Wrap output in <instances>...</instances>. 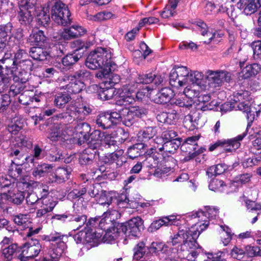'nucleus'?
Wrapping results in <instances>:
<instances>
[{
    "label": "nucleus",
    "instance_id": "1",
    "mask_svg": "<svg viewBox=\"0 0 261 261\" xmlns=\"http://www.w3.org/2000/svg\"><path fill=\"white\" fill-rule=\"evenodd\" d=\"M203 77V74L199 71L189 72L187 67L181 66L171 70L169 76V83L171 86L177 88L188 84L199 86L201 84Z\"/></svg>",
    "mask_w": 261,
    "mask_h": 261
},
{
    "label": "nucleus",
    "instance_id": "2",
    "mask_svg": "<svg viewBox=\"0 0 261 261\" xmlns=\"http://www.w3.org/2000/svg\"><path fill=\"white\" fill-rule=\"evenodd\" d=\"M15 146L18 148H11L9 156L13 158L12 164L23 165L27 163H33V158L26 154L23 150L22 147L30 148L32 147V142L25 136L20 135L15 138Z\"/></svg>",
    "mask_w": 261,
    "mask_h": 261
},
{
    "label": "nucleus",
    "instance_id": "3",
    "mask_svg": "<svg viewBox=\"0 0 261 261\" xmlns=\"http://www.w3.org/2000/svg\"><path fill=\"white\" fill-rule=\"evenodd\" d=\"M205 211H198L193 213L190 216L194 219L195 224L192 227L206 228L215 227V222L218 217L219 209L214 206H206Z\"/></svg>",
    "mask_w": 261,
    "mask_h": 261
},
{
    "label": "nucleus",
    "instance_id": "4",
    "mask_svg": "<svg viewBox=\"0 0 261 261\" xmlns=\"http://www.w3.org/2000/svg\"><path fill=\"white\" fill-rule=\"evenodd\" d=\"M112 52L110 49L99 47L90 52L86 62V66L89 69L95 70L105 65L112 64Z\"/></svg>",
    "mask_w": 261,
    "mask_h": 261
},
{
    "label": "nucleus",
    "instance_id": "5",
    "mask_svg": "<svg viewBox=\"0 0 261 261\" xmlns=\"http://www.w3.org/2000/svg\"><path fill=\"white\" fill-rule=\"evenodd\" d=\"M112 52L110 49L99 47L90 52L86 62V66L89 69L95 70L105 65L112 64Z\"/></svg>",
    "mask_w": 261,
    "mask_h": 261
},
{
    "label": "nucleus",
    "instance_id": "6",
    "mask_svg": "<svg viewBox=\"0 0 261 261\" xmlns=\"http://www.w3.org/2000/svg\"><path fill=\"white\" fill-rule=\"evenodd\" d=\"M200 232L197 229L192 231L191 229H179L178 232L171 237V243L173 246L180 243L181 250L184 251L185 248L188 249L196 248L198 245L196 240L198 238Z\"/></svg>",
    "mask_w": 261,
    "mask_h": 261
},
{
    "label": "nucleus",
    "instance_id": "7",
    "mask_svg": "<svg viewBox=\"0 0 261 261\" xmlns=\"http://www.w3.org/2000/svg\"><path fill=\"white\" fill-rule=\"evenodd\" d=\"M95 138V142L93 145L90 144L89 146L81 153L79 156V162L82 165L91 164L96 156L100 158L101 149L99 147L98 142L100 138V132L98 130H95L91 134V138L92 140Z\"/></svg>",
    "mask_w": 261,
    "mask_h": 261
},
{
    "label": "nucleus",
    "instance_id": "8",
    "mask_svg": "<svg viewBox=\"0 0 261 261\" xmlns=\"http://www.w3.org/2000/svg\"><path fill=\"white\" fill-rule=\"evenodd\" d=\"M206 77L208 87L212 91L218 89L224 82L229 83L232 80L231 73L225 70H208Z\"/></svg>",
    "mask_w": 261,
    "mask_h": 261
},
{
    "label": "nucleus",
    "instance_id": "9",
    "mask_svg": "<svg viewBox=\"0 0 261 261\" xmlns=\"http://www.w3.org/2000/svg\"><path fill=\"white\" fill-rule=\"evenodd\" d=\"M70 11L62 2H56L51 9V17L58 24L67 25L70 22Z\"/></svg>",
    "mask_w": 261,
    "mask_h": 261
},
{
    "label": "nucleus",
    "instance_id": "10",
    "mask_svg": "<svg viewBox=\"0 0 261 261\" xmlns=\"http://www.w3.org/2000/svg\"><path fill=\"white\" fill-rule=\"evenodd\" d=\"M36 2L37 0H26L24 2H21L18 16L21 24H30L32 21Z\"/></svg>",
    "mask_w": 261,
    "mask_h": 261
},
{
    "label": "nucleus",
    "instance_id": "11",
    "mask_svg": "<svg viewBox=\"0 0 261 261\" xmlns=\"http://www.w3.org/2000/svg\"><path fill=\"white\" fill-rule=\"evenodd\" d=\"M246 132L233 138L218 140L214 144L210 145L208 150L212 151L218 147L221 146L227 152L234 151L240 146V142L246 136Z\"/></svg>",
    "mask_w": 261,
    "mask_h": 261
},
{
    "label": "nucleus",
    "instance_id": "12",
    "mask_svg": "<svg viewBox=\"0 0 261 261\" xmlns=\"http://www.w3.org/2000/svg\"><path fill=\"white\" fill-rule=\"evenodd\" d=\"M41 248V245L36 239L25 243L20 248L21 253L19 254V259L21 261H27L38 255Z\"/></svg>",
    "mask_w": 261,
    "mask_h": 261
},
{
    "label": "nucleus",
    "instance_id": "13",
    "mask_svg": "<svg viewBox=\"0 0 261 261\" xmlns=\"http://www.w3.org/2000/svg\"><path fill=\"white\" fill-rule=\"evenodd\" d=\"M67 110L73 120L82 121L91 114L92 109L89 105L75 102L74 105H70Z\"/></svg>",
    "mask_w": 261,
    "mask_h": 261
},
{
    "label": "nucleus",
    "instance_id": "14",
    "mask_svg": "<svg viewBox=\"0 0 261 261\" xmlns=\"http://www.w3.org/2000/svg\"><path fill=\"white\" fill-rule=\"evenodd\" d=\"M137 89V84L134 83L123 86L121 88L122 91L120 94L119 99L117 101V103L126 106L136 101L133 93Z\"/></svg>",
    "mask_w": 261,
    "mask_h": 261
},
{
    "label": "nucleus",
    "instance_id": "15",
    "mask_svg": "<svg viewBox=\"0 0 261 261\" xmlns=\"http://www.w3.org/2000/svg\"><path fill=\"white\" fill-rule=\"evenodd\" d=\"M102 237L100 232L96 233V229H83L74 236V239L77 243L96 244L98 239Z\"/></svg>",
    "mask_w": 261,
    "mask_h": 261
},
{
    "label": "nucleus",
    "instance_id": "16",
    "mask_svg": "<svg viewBox=\"0 0 261 261\" xmlns=\"http://www.w3.org/2000/svg\"><path fill=\"white\" fill-rule=\"evenodd\" d=\"M244 61L240 62V67L241 70L238 73V78L240 80H247L255 77L261 71V66L256 63L248 64L243 67Z\"/></svg>",
    "mask_w": 261,
    "mask_h": 261
},
{
    "label": "nucleus",
    "instance_id": "17",
    "mask_svg": "<svg viewBox=\"0 0 261 261\" xmlns=\"http://www.w3.org/2000/svg\"><path fill=\"white\" fill-rule=\"evenodd\" d=\"M65 85L62 87L72 94H77L81 92L85 88V84L81 80H77L74 77L65 76L63 79Z\"/></svg>",
    "mask_w": 261,
    "mask_h": 261
},
{
    "label": "nucleus",
    "instance_id": "18",
    "mask_svg": "<svg viewBox=\"0 0 261 261\" xmlns=\"http://www.w3.org/2000/svg\"><path fill=\"white\" fill-rule=\"evenodd\" d=\"M197 29L199 31L203 39L202 41L205 44H209L212 41L217 42L218 40L216 39L217 37H220V35L216 32H213L210 31L206 23L202 21H198L196 23Z\"/></svg>",
    "mask_w": 261,
    "mask_h": 261
},
{
    "label": "nucleus",
    "instance_id": "19",
    "mask_svg": "<svg viewBox=\"0 0 261 261\" xmlns=\"http://www.w3.org/2000/svg\"><path fill=\"white\" fill-rule=\"evenodd\" d=\"M34 15L36 18V21L39 25L44 27L48 25L50 21L48 7H42L36 2L35 5Z\"/></svg>",
    "mask_w": 261,
    "mask_h": 261
},
{
    "label": "nucleus",
    "instance_id": "20",
    "mask_svg": "<svg viewBox=\"0 0 261 261\" xmlns=\"http://www.w3.org/2000/svg\"><path fill=\"white\" fill-rule=\"evenodd\" d=\"M162 143V139L156 137V145H154V147H158V151H164L167 155H168V153H174L181 145V141L179 140H177V142L166 141L163 144H161Z\"/></svg>",
    "mask_w": 261,
    "mask_h": 261
},
{
    "label": "nucleus",
    "instance_id": "21",
    "mask_svg": "<svg viewBox=\"0 0 261 261\" xmlns=\"http://www.w3.org/2000/svg\"><path fill=\"white\" fill-rule=\"evenodd\" d=\"M181 222L177 219L174 215L163 217L162 218L154 221L150 225V228H160V227H170L172 226H178L180 225Z\"/></svg>",
    "mask_w": 261,
    "mask_h": 261
},
{
    "label": "nucleus",
    "instance_id": "22",
    "mask_svg": "<svg viewBox=\"0 0 261 261\" xmlns=\"http://www.w3.org/2000/svg\"><path fill=\"white\" fill-rule=\"evenodd\" d=\"M238 7L246 15H251L261 7V0H240Z\"/></svg>",
    "mask_w": 261,
    "mask_h": 261
},
{
    "label": "nucleus",
    "instance_id": "23",
    "mask_svg": "<svg viewBox=\"0 0 261 261\" xmlns=\"http://www.w3.org/2000/svg\"><path fill=\"white\" fill-rule=\"evenodd\" d=\"M43 192L44 193L41 197V203H42L43 206L41 209L38 210L37 212L38 217H41L46 213L52 211L56 205V202L53 200L52 198H44V196L48 194L47 191L43 189Z\"/></svg>",
    "mask_w": 261,
    "mask_h": 261
},
{
    "label": "nucleus",
    "instance_id": "24",
    "mask_svg": "<svg viewBox=\"0 0 261 261\" xmlns=\"http://www.w3.org/2000/svg\"><path fill=\"white\" fill-rule=\"evenodd\" d=\"M173 91L169 88L165 87L152 97V100L156 103L163 105L169 102L173 96Z\"/></svg>",
    "mask_w": 261,
    "mask_h": 261
},
{
    "label": "nucleus",
    "instance_id": "25",
    "mask_svg": "<svg viewBox=\"0 0 261 261\" xmlns=\"http://www.w3.org/2000/svg\"><path fill=\"white\" fill-rule=\"evenodd\" d=\"M10 73L12 75L14 81L21 84L25 83L30 76L29 72L26 71L24 68H13Z\"/></svg>",
    "mask_w": 261,
    "mask_h": 261
},
{
    "label": "nucleus",
    "instance_id": "26",
    "mask_svg": "<svg viewBox=\"0 0 261 261\" xmlns=\"http://www.w3.org/2000/svg\"><path fill=\"white\" fill-rule=\"evenodd\" d=\"M112 212L110 210H108L103 215L105 217L103 218H101L100 217H98L97 218H91L89 219L88 221L86 223V227L85 228L87 227L88 228H91L92 227H98V228H102L105 226L106 222V217L108 215H111Z\"/></svg>",
    "mask_w": 261,
    "mask_h": 261
},
{
    "label": "nucleus",
    "instance_id": "27",
    "mask_svg": "<svg viewBox=\"0 0 261 261\" xmlns=\"http://www.w3.org/2000/svg\"><path fill=\"white\" fill-rule=\"evenodd\" d=\"M156 133V128L152 127H146L142 130H140L138 134V140L141 142H145L149 141V144L151 143V140L153 139V137Z\"/></svg>",
    "mask_w": 261,
    "mask_h": 261
},
{
    "label": "nucleus",
    "instance_id": "28",
    "mask_svg": "<svg viewBox=\"0 0 261 261\" xmlns=\"http://www.w3.org/2000/svg\"><path fill=\"white\" fill-rule=\"evenodd\" d=\"M30 55L34 60L42 61L47 60L50 57L46 49L40 47H32L30 51Z\"/></svg>",
    "mask_w": 261,
    "mask_h": 261
},
{
    "label": "nucleus",
    "instance_id": "29",
    "mask_svg": "<svg viewBox=\"0 0 261 261\" xmlns=\"http://www.w3.org/2000/svg\"><path fill=\"white\" fill-rule=\"evenodd\" d=\"M69 173L70 172L67 168H59L54 174L50 175L51 177H50V179L52 182L62 183L68 179Z\"/></svg>",
    "mask_w": 261,
    "mask_h": 261
},
{
    "label": "nucleus",
    "instance_id": "30",
    "mask_svg": "<svg viewBox=\"0 0 261 261\" xmlns=\"http://www.w3.org/2000/svg\"><path fill=\"white\" fill-rule=\"evenodd\" d=\"M46 40V37L42 31L33 30L28 38V41L32 45H41Z\"/></svg>",
    "mask_w": 261,
    "mask_h": 261
},
{
    "label": "nucleus",
    "instance_id": "31",
    "mask_svg": "<svg viewBox=\"0 0 261 261\" xmlns=\"http://www.w3.org/2000/svg\"><path fill=\"white\" fill-rule=\"evenodd\" d=\"M14 187V184L6 175L0 177V195L5 196Z\"/></svg>",
    "mask_w": 261,
    "mask_h": 261
},
{
    "label": "nucleus",
    "instance_id": "32",
    "mask_svg": "<svg viewBox=\"0 0 261 261\" xmlns=\"http://www.w3.org/2000/svg\"><path fill=\"white\" fill-rule=\"evenodd\" d=\"M5 197L12 201L14 203L19 204L23 201L24 195L22 192L13 188L10 192L8 193V194L5 196Z\"/></svg>",
    "mask_w": 261,
    "mask_h": 261
},
{
    "label": "nucleus",
    "instance_id": "33",
    "mask_svg": "<svg viewBox=\"0 0 261 261\" xmlns=\"http://www.w3.org/2000/svg\"><path fill=\"white\" fill-rule=\"evenodd\" d=\"M110 118L108 111L100 113L97 117L96 124L104 129L110 128L112 126Z\"/></svg>",
    "mask_w": 261,
    "mask_h": 261
},
{
    "label": "nucleus",
    "instance_id": "34",
    "mask_svg": "<svg viewBox=\"0 0 261 261\" xmlns=\"http://www.w3.org/2000/svg\"><path fill=\"white\" fill-rule=\"evenodd\" d=\"M71 99V96L65 92H60L55 95L54 105L58 108L62 109Z\"/></svg>",
    "mask_w": 261,
    "mask_h": 261
},
{
    "label": "nucleus",
    "instance_id": "35",
    "mask_svg": "<svg viewBox=\"0 0 261 261\" xmlns=\"http://www.w3.org/2000/svg\"><path fill=\"white\" fill-rule=\"evenodd\" d=\"M20 248H18L16 244H12L8 247L4 248L3 250V254L7 258V261L9 260V258H17L19 259V254L20 252Z\"/></svg>",
    "mask_w": 261,
    "mask_h": 261
},
{
    "label": "nucleus",
    "instance_id": "36",
    "mask_svg": "<svg viewBox=\"0 0 261 261\" xmlns=\"http://www.w3.org/2000/svg\"><path fill=\"white\" fill-rule=\"evenodd\" d=\"M227 169L225 164H219L215 166H211L206 171V175L208 177L212 178L217 175L223 174Z\"/></svg>",
    "mask_w": 261,
    "mask_h": 261
},
{
    "label": "nucleus",
    "instance_id": "37",
    "mask_svg": "<svg viewBox=\"0 0 261 261\" xmlns=\"http://www.w3.org/2000/svg\"><path fill=\"white\" fill-rule=\"evenodd\" d=\"M145 146H147V144L138 143L130 146L128 148V156L132 159H134L141 155L143 152L142 149H144Z\"/></svg>",
    "mask_w": 261,
    "mask_h": 261
},
{
    "label": "nucleus",
    "instance_id": "38",
    "mask_svg": "<svg viewBox=\"0 0 261 261\" xmlns=\"http://www.w3.org/2000/svg\"><path fill=\"white\" fill-rule=\"evenodd\" d=\"M121 115L122 122L126 126H132L135 122L136 118L127 108L121 109Z\"/></svg>",
    "mask_w": 261,
    "mask_h": 261
},
{
    "label": "nucleus",
    "instance_id": "39",
    "mask_svg": "<svg viewBox=\"0 0 261 261\" xmlns=\"http://www.w3.org/2000/svg\"><path fill=\"white\" fill-rule=\"evenodd\" d=\"M54 166L52 165L43 164L38 165L33 172V175L36 177H40L51 171Z\"/></svg>",
    "mask_w": 261,
    "mask_h": 261
},
{
    "label": "nucleus",
    "instance_id": "40",
    "mask_svg": "<svg viewBox=\"0 0 261 261\" xmlns=\"http://www.w3.org/2000/svg\"><path fill=\"white\" fill-rule=\"evenodd\" d=\"M184 93L188 99L193 100V103L194 99L197 98L200 94L199 87L195 85L187 86L184 89Z\"/></svg>",
    "mask_w": 261,
    "mask_h": 261
},
{
    "label": "nucleus",
    "instance_id": "41",
    "mask_svg": "<svg viewBox=\"0 0 261 261\" xmlns=\"http://www.w3.org/2000/svg\"><path fill=\"white\" fill-rule=\"evenodd\" d=\"M238 108L241 111L246 113V117L248 121V126L250 125L255 119V115L252 111L248 103L242 101L239 103Z\"/></svg>",
    "mask_w": 261,
    "mask_h": 261
},
{
    "label": "nucleus",
    "instance_id": "42",
    "mask_svg": "<svg viewBox=\"0 0 261 261\" xmlns=\"http://www.w3.org/2000/svg\"><path fill=\"white\" fill-rule=\"evenodd\" d=\"M143 226V221L140 217H134L129 221L121 223L119 226L122 228H139Z\"/></svg>",
    "mask_w": 261,
    "mask_h": 261
},
{
    "label": "nucleus",
    "instance_id": "43",
    "mask_svg": "<svg viewBox=\"0 0 261 261\" xmlns=\"http://www.w3.org/2000/svg\"><path fill=\"white\" fill-rule=\"evenodd\" d=\"M116 199L111 192L102 191L97 199L98 203L102 205H110Z\"/></svg>",
    "mask_w": 261,
    "mask_h": 261
},
{
    "label": "nucleus",
    "instance_id": "44",
    "mask_svg": "<svg viewBox=\"0 0 261 261\" xmlns=\"http://www.w3.org/2000/svg\"><path fill=\"white\" fill-rule=\"evenodd\" d=\"M115 67L116 64L114 62H112V64L105 65L103 67H99V69H101V70L96 73V76L99 79L107 78L108 74L114 71Z\"/></svg>",
    "mask_w": 261,
    "mask_h": 261
},
{
    "label": "nucleus",
    "instance_id": "45",
    "mask_svg": "<svg viewBox=\"0 0 261 261\" xmlns=\"http://www.w3.org/2000/svg\"><path fill=\"white\" fill-rule=\"evenodd\" d=\"M74 129L77 134L79 133L82 135L84 138L86 139L87 137H88L87 135L90 132L91 127L90 125L86 122H80L75 126Z\"/></svg>",
    "mask_w": 261,
    "mask_h": 261
},
{
    "label": "nucleus",
    "instance_id": "46",
    "mask_svg": "<svg viewBox=\"0 0 261 261\" xmlns=\"http://www.w3.org/2000/svg\"><path fill=\"white\" fill-rule=\"evenodd\" d=\"M154 77V74L149 73L148 74H143L139 75L137 79L135 82H132L135 84H137V88L139 84H148L153 82V78Z\"/></svg>",
    "mask_w": 261,
    "mask_h": 261
},
{
    "label": "nucleus",
    "instance_id": "47",
    "mask_svg": "<svg viewBox=\"0 0 261 261\" xmlns=\"http://www.w3.org/2000/svg\"><path fill=\"white\" fill-rule=\"evenodd\" d=\"M177 136V133L176 131L172 129H169L163 132L162 135V142L163 140L166 141H175L177 142V140H181L180 138H176Z\"/></svg>",
    "mask_w": 261,
    "mask_h": 261
},
{
    "label": "nucleus",
    "instance_id": "48",
    "mask_svg": "<svg viewBox=\"0 0 261 261\" xmlns=\"http://www.w3.org/2000/svg\"><path fill=\"white\" fill-rule=\"evenodd\" d=\"M214 177H213L212 178V179L211 180L208 186L209 189L214 191H222L224 190V187L225 186L224 181Z\"/></svg>",
    "mask_w": 261,
    "mask_h": 261
},
{
    "label": "nucleus",
    "instance_id": "49",
    "mask_svg": "<svg viewBox=\"0 0 261 261\" xmlns=\"http://www.w3.org/2000/svg\"><path fill=\"white\" fill-rule=\"evenodd\" d=\"M115 92V89L110 87L109 88H103L99 92V97L103 100H107L112 99L114 96Z\"/></svg>",
    "mask_w": 261,
    "mask_h": 261
},
{
    "label": "nucleus",
    "instance_id": "50",
    "mask_svg": "<svg viewBox=\"0 0 261 261\" xmlns=\"http://www.w3.org/2000/svg\"><path fill=\"white\" fill-rule=\"evenodd\" d=\"M47 158L48 160L50 162H57L61 160H64V162L65 163H69L72 161L73 157L72 155H70L67 158H65L62 153H60L59 152H58L57 154L55 155L50 153L47 155Z\"/></svg>",
    "mask_w": 261,
    "mask_h": 261
},
{
    "label": "nucleus",
    "instance_id": "51",
    "mask_svg": "<svg viewBox=\"0 0 261 261\" xmlns=\"http://www.w3.org/2000/svg\"><path fill=\"white\" fill-rule=\"evenodd\" d=\"M246 206L249 212L256 214L257 215L261 213V204L254 201L247 200L245 201Z\"/></svg>",
    "mask_w": 261,
    "mask_h": 261
},
{
    "label": "nucleus",
    "instance_id": "52",
    "mask_svg": "<svg viewBox=\"0 0 261 261\" xmlns=\"http://www.w3.org/2000/svg\"><path fill=\"white\" fill-rule=\"evenodd\" d=\"M245 254V247L242 248L241 246H235L230 252L231 256L238 260L242 259Z\"/></svg>",
    "mask_w": 261,
    "mask_h": 261
},
{
    "label": "nucleus",
    "instance_id": "53",
    "mask_svg": "<svg viewBox=\"0 0 261 261\" xmlns=\"http://www.w3.org/2000/svg\"><path fill=\"white\" fill-rule=\"evenodd\" d=\"M245 254L250 257L261 256V247L247 245L245 247Z\"/></svg>",
    "mask_w": 261,
    "mask_h": 261
},
{
    "label": "nucleus",
    "instance_id": "54",
    "mask_svg": "<svg viewBox=\"0 0 261 261\" xmlns=\"http://www.w3.org/2000/svg\"><path fill=\"white\" fill-rule=\"evenodd\" d=\"M14 222L18 226H23H23L24 228H32L31 226H26L27 223H30L29 218L26 215L19 214L15 216L14 217Z\"/></svg>",
    "mask_w": 261,
    "mask_h": 261
},
{
    "label": "nucleus",
    "instance_id": "55",
    "mask_svg": "<svg viewBox=\"0 0 261 261\" xmlns=\"http://www.w3.org/2000/svg\"><path fill=\"white\" fill-rule=\"evenodd\" d=\"M79 58L75 54L67 55L62 59V64L64 66L68 67L78 61Z\"/></svg>",
    "mask_w": 261,
    "mask_h": 261
},
{
    "label": "nucleus",
    "instance_id": "56",
    "mask_svg": "<svg viewBox=\"0 0 261 261\" xmlns=\"http://www.w3.org/2000/svg\"><path fill=\"white\" fill-rule=\"evenodd\" d=\"M174 103L179 107H185L190 109L193 104L192 99H188L186 97H178L175 99Z\"/></svg>",
    "mask_w": 261,
    "mask_h": 261
},
{
    "label": "nucleus",
    "instance_id": "57",
    "mask_svg": "<svg viewBox=\"0 0 261 261\" xmlns=\"http://www.w3.org/2000/svg\"><path fill=\"white\" fill-rule=\"evenodd\" d=\"M230 229H222L220 235L221 241L224 246L228 245L232 239V236L234 233H231L229 231Z\"/></svg>",
    "mask_w": 261,
    "mask_h": 261
},
{
    "label": "nucleus",
    "instance_id": "58",
    "mask_svg": "<svg viewBox=\"0 0 261 261\" xmlns=\"http://www.w3.org/2000/svg\"><path fill=\"white\" fill-rule=\"evenodd\" d=\"M130 113L136 118L141 117L143 115L146 113V110L142 107L133 106L128 108Z\"/></svg>",
    "mask_w": 261,
    "mask_h": 261
},
{
    "label": "nucleus",
    "instance_id": "59",
    "mask_svg": "<svg viewBox=\"0 0 261 261\" xmlns=\"http://www.w3.org/2000/svg\"><path fill=\"white\" fill-rule=\"evenodd\" d=\"M12 29V25L10 23L0 25V38H3L6 41V37L11 34Z\"/></svg>",
    "mask_w": 261,
    "mask_h": 261
},
{
    "label": "nucleus",
    "instance_id": "60",
    "mask_svg": "<svg viewBox=\"0 0 261 261\" xmlns=\"http://www.w3.org/2000/svg\"><path fill=\"white\" fill-rule=\"evenodd\" d=\"M192 116L187 115L184 119V124L185 127L189 129H193L195 128L198 124V119H194L192 120Z\"/></svg>",
    "mask_w": 261,
    "mask_h": 261
},
{
    "label": "nucleus",
    "instance_id": "61",
    "mask_svg": "<svg viewBox=\"0 0 261 261\" xmlns=\"http://www.w3.org/2000/svg\"><path fill=\"white\" fill-rule=\"evenodd\" d=\"M166 123L173 124L178 119V114L175 110H170L166 112Z\"/></svg>",
    "mask_w": 261,
    "mask_h": 261
},
{
    "label": "nucleus",
    "instance_id": "62",
    "mask_svg": "<svg viewBox=\"0 0 261 261\" xmlns=\"http://www.w3.org/2000/svg\"><path fill=\"white\" fill-rule=\"evenodd\" d=\"M144 244L143 243L138 244L137 245L134 249V259L138 260L143 257L145 253V251H144Z\"/></svg>",
    "mask_w": 261,
    "mask_h": 261
},
{
    "label": "nucleus",
    "instance_id": "63",
    "mask_svg": "<svg viewBox=\"0 0 261 261\" xmlns=\"http://www.w3.org/2000/svg\"><path fill=\"white\" fill-rule=\"evenodd\" d=\"M11 103L10 96L8 94L3 95L0 98V113L4 112Z\"/></svg>",
    "mask_w": 261,
    "mask_h": 261
},
{
    "label": "nucleus",
    "instance_id": "64",
    "mask_svg": "<svg viewBox=\"0 0 261 261\" xmlns=\"http://www.w3.org/2000/svg\"><path fill=\"white\" fill-rule=\"evenodd\" d=\"M253 57L255 59H261V41H255L252 44Z\"/></svg>",
    "mask_w": 261,
    "mask_h": 261
}]
</instances>
